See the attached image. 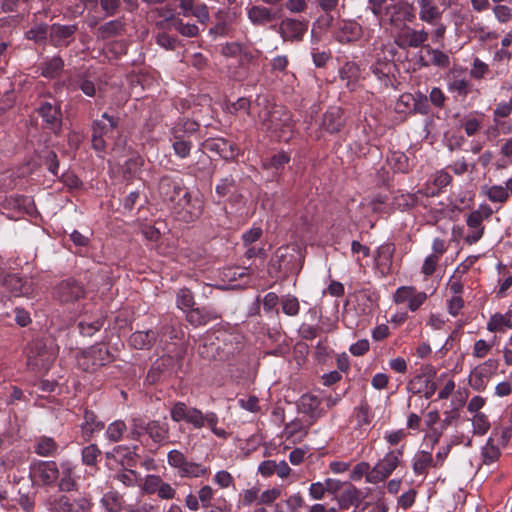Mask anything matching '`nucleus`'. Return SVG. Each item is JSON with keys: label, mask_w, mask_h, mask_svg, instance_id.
<instances>
[{"label": "nucleus", "mask_w": 512, "mask_h": 512, "mask_svg": "<svg viewBox=\"0 0 512 512\" xmlns=\"http://www.w3.org/2000/svg\"><path fill=\"white\" fill-rule=\"evenodd\" d=\"M170 417L174 422H185L192 425L195 429L208 427L211 432L220 439L226 440L230 433L225 429L218 427L219 417L214 411L203 413L196 407H189L182 401H177L170 409Z\"/></svg>", "instance_id": "nucleus-3"}, {"label": "nucleus", "mask_w": 512, "mask_h": 512, "mask_svg": "<svg viewBox=\"0 0 512 512\" xmlns=\"http://www.w3.org/2000/svg\"><path fill=\"white\" fill-rule=\"evenodd\" d=\"M236 187V181L232 175L221 178L215 187V193L219 198L228 197Z\"/></svg>", "instance_id": "nucleus-48"}, {"label": "nucleus", "mask_w": 512, "mask_h": 512, "mask_svg": "<svg viewBox=\"0 0 512 512\" xmlns=\"http://www.w3.org/2000/svg\"><path fill=\"white\" fill-rule=\"evenodd\" d=\"M11 42L9 40L0 41V77L6 73L7 66L10 60L9 48Z\"/></svg>", "instance_id": "nucleus-57"}, {"label": "nucleus", "mask_w": 512, "mask_h": 512, "mask_svg": "<svg viewBox=\"0 0 512 512\" xmlns=\"http://www.w3.org/2000/svg\"><path fill=\"white\" fill-rule=\"evenodd\" d=\"M73 89H80L86 96H96L97 88L95 82L86 74H78Z\"/></svg>", "instance_id": "nucleus-41"}, {"label": "nucleus", "mask_w": 512, "mask_h": 512, "mask_svg": "<svg viewBox=\"0 0 512 512\" xmlns=\"http://www.w3.org/2000/svg\"><path fill=\"white\" fill-rule=\"evenodd\" d=\"M247 15L254 25L263 26L279 19L280 10H274L260 5H253L247 9Z\"/></svg>", "instance_id": "nucleus-24"}, {"label": "nucleus", "mask_w": 512, "mask_h": 512, "mask_svg": "<svg viewBox=\"0 0 512 512\" xmlns=\"http://www.w3.org/2000/svg\"><path fill=\"white\" fill-rule=\"evenodd\" d=\"M395 245L393 243H384L376 251V265L382 274H387L392 265Z\"/></svg>", "instance_id": "nucleus-27"}, {"label": "nucleus", "mask_w": 512, "mask_h": 512, "mask_svg": "<svg viewBox=\"0 0 512 512\" xmlns=\"http://www.w3.org/2000/svg\"><path fill=\"white\" fill-rule=\"evenodd\" d=\"M36 111L41 117L46 129L52 131L55 135L61 133L63 116L61 105L56 99L40 101Z\"/></svg>", "instance_id": "nucleus-12"}, {"label": "nucleus", "mask_w": 512, "mask_h": 512, "mask_svg": "<svg viewBox=\"0 0 512 512\" xmlns=\"http://www.w3.org/2000/svg\"><path fill=\"white\" fill-rule=\"evenodd\" d=\"M158 333L153 330L136 331L130 335V345L139 350L150 349L156 342Z\"/></svg>", "instance_id": "nucleus-30"}, {"label": "nucleus", "mask_w": 512, "mask_h": 512, "mask_svg": "<svg viewBox=\"0 0 512 512\" xmlns=\"http://www.w3.org/2000/svg\"><path fill=\"white\" fill-rule=\"evenodd\" d=\"M487 197L492 202L504 203L509 198V193L506 188L501 185H493L487 192Z\"/></svg>", "instance_id": "nucleus-53"}, {"label": "nucleus", "mask_w": 512, "mask_h": 512, "mask_svg": "<svg viewBox=\"0 0 512 512\" xmlns=\"http://www.w3.org/2000/svg\"><path fill=\"white\" fill-rule=\"evenodd\" d=\"M137 450V445H133L132 447L126 445H117L114 446L110 451L105 452V458L107 460H113L119 463L124 470H129V468L137 466L139 460Z\"/></svg>", "instance_id": "nucleus-15"}, {"label": "nucleus", "mask_w": 512, "mask_h": 512, "mask_svg": "<svg viewBox=\"0 0 512 512\" xmlns=\"http://www.w3.org/2000/svg\"><path fill=\"white\" fill-rule=\"evenodd\" d=\"M46 507L49 512H89L93 503L85 495L72 497L68 493L58 492L47 497Z\"/></svg>", "instance_id": "nucleus-7"}, {"label": "nucleus", "mask_w": 512, "mask_h": 512, "mask_svg": "<svg viewBox=\"0 0 512 512\" xmlns=\"http://www.w3.org/2000/svg\"><path fill=\"white\" fill-rule=\"evenodd\" d=\"M428 54L432 55L431 63L440 68H447L450 65L449 56L439 49H434L429 45L425 47Z\"/></svg>", "instance_id": "nucleus-50"}, {"label": "nucleus", "mask_w": 512, "mask_h": 512, "mask_svg": "<svg viewBox=\"0 0 512 512\" xmlns=\"http://www.w3.org/2000/svg\"><path fill=\"white\" fill-rule=\"evenodd\" d=\"M512 328V320L503 317L501 313L497 312L490 316L487 323V330L490 332H504V329Z\"/></svg>", "instance_id": "nucleus-44"}, {"label": "nucleus", "mask_w": 512, "mask_h": 512, "mask_svg": "<svg viewBox=\"0 0 512 512\" xmlns=\"http://www.w3.org/2000/svg\"><path fill=\"white\" fill-rule=\"evenodd\" d=\"M170 142L174 154L180 159L190 156L193 141L200 138V124L186 117L178 118L170 129Z\"/></svg>", "instance_id": "nucleus-5"}, {"label": "nucleus", "mask_w": 512, "mask_h": 512, "mask_svg": "<svg viewBox=\"0 0 512 512\" xmlns=\"http://www.w3.org/2000/svg\"><path fill=\"white\" fill-rule=\"evenodd\" d=\"M49 36V26L44 23L34 25L25 32V38L37 44L44 43Z\"/></svg>", "instance_id": "nucleus-43"}, {"label": "nucleus", "mask_w": 512, "mask_h": 512, "mask_svg": "<svg viewBox=\"0 0 512 512\" xmlns=\"http://www.w3.org/2000/svg\"><path fill=\"white\" fill-rule=\"evenodd\" d=\"M64 65V60L60 56L48 58L39 66L41 76L47 79H55L62 73Z\"/></svg>", "instance_id": "nucleus-31"}, {"label": "nucleus", "mask_w": 512, "mask_h": 512, "mask_svg": "<svg viewBox=\"0 0 512 512\" xmlns=\"http://www.w3.org/2000/svg\"><path fill=\"white\" fill-rule=\"evenodd\" d=\"M407 389L413 394L423 393L426 399H430L437 390V384L431 379L417 375L408 383Z\"/></svg>", "instance_id": "nucleus-26"}, {"label": "nucleus", "mask_w": 512, "mask_h": 512, "mask_svg": "<svg viewBox=\"0 0 512 512\" xmlns=\"http://www.w3.org/2000/svg\"><path fill=\"white\" fill-rule=\"evenodd\" d=\"M499 361L488 359L473 369L470 374L469 384L475 391H483L486 388V379L497 372Z\"/></svg>", "instance_id": "nucleus-16"}, {"label": "nucleus", "mask_w": 512, "mask_h": 512, "mask_svg": "<svg viewBox=\"0 0 512 512\" xmlns=\"http://www.w3.org/2000/svg\"><path fill=\"white\" fill-rule=\"evenodd\" d=\"M355 417L359 427H363L371 423L373 415L366 400H362L359 406L355 409Z\"/></svg>", "instance_id": "nucleus-47"}, {"label": "nucleus", "mask_w": 512, "mask_h": 512, "mask_svg": "<svg viewBox=\"0 0 512 512\" xmlns=\"http://www.w3.org/2000/svg\"><path fill=\"white\" fill-rule=\"evenodd\" d=\"M125 30V24L120 19L110 20L97 29V38L106 40L121 35Z\"/></svg>", "instance_id": "nucleus-33"}, {"label": "nucleus", "mask_w": 512, "mask_h": 512, "mask_svg": "<svg viewBox=\"0 0 512 512\" xmlns=\"http://www.w3.org/2000/svg\"><path fill=\"white\" fill-rule=\"evenodd\" d=\"M472 424L474 434L484 435L490 429V423L484 413H475Z\"/></svg>", "instance_id": "nucleus-52"}, {"label": "nucleus", "mask_w": 512, "mask_h": 512, "mask_svg": "<svg viewBox=\"0 0 512 512\" xmlns=\"http://www.w3.org/2000/svg\"><path fill=\"white\" fill-rule=\"evenodd\" d=\"M102 452L97 444H89L81 451V461L85 466H96Z\"/></svg>", "instance_id": "nucleus-42"}, {"label": "nucleus", "mask_w": 512, "mask_h": 512, "mask_svg": "<svg viewBox=\"0 0 512 512\" xmlns=\"http://www.w3.org/2000/svg\"><path fill=\"white\" fill-rule=\"evenodd\" d=\"M156 43L167 50H174L177 46V38L163 30V32L157 34Z\"/></svg>", "instance_id": "nucleus-64"}, {"label": "nucleus", "mask_w": 512, "mask_h": 512, "mask_svg": "<svg viewBox=\"0 0 512 512\" xmlns=\"http://www.w3.org/2000/svg\"><path fill=\"white\" fill-rule=\"evenodd\" d=\"M255 100L251 101L246 97H241L237 101L231 103L228 106V111L232 114H236L238 112H244L246 115L251 117L256 121L257 119V111L259 108H254Z\"/></svg>", "instance_id": "nucleus-37"}, {"label": "nucleus", "mask_w": 512, "mask_h": 512, "mask_svg": "<svg viewBox=\"0 0 512 512\" xmlns=\"http://www.w3.org/2000/svg\"><path fill=\"white\" fill-rule=\"evenodd\" d=\"M340 76L342 79L355 81L360 77V68L354 62H346L340 69Z\"/></svg>", "instance_id": "nucleus-55"}, {"label": "nucleus", "mask_w": 512, "mask_h": 512, "mask_svg": "<svg viewBox=\"0 0 512 512\" xmlns=\"http://www.w3.org/2000/svg\"><path fill=\"white\" fill-rule=\"evenodd\" d=\"M501 456V451L497 445L494 444V440L490 437L485 446L481 449V457L483 465H490L495 463Z\"/></svg>", "instance_id": "nucleus-40"}, {"label": "nucleus", "mask_w": 512, "mask_h": 512, "mask_svg": "<svg viewBox=\"0 0 512 512\" xmlns=\"http://www.w3.org/2000/svg\"><path fill=\"white\" fill-rule=\"evenodd\" d=\"M167 463L180 478H201L210 472L209 467L188 459L182 451L177 449L168 452Z\"/></svg>", "instance_id": "nucleus-8"}, {"label": "nucleus", "mask_w": 512, "mask_h": 512, "mask_svg": "<svg viewBox=\"0 0 512 512\" xmlns=\"http://www.w3.org/2000/svg\"><path fill=\"white\" fill-rule=\"evenodd\" d=\"M177 307L181 310H190L195 304L194 294L188 288H182L176 296Z\"/></svg>", "instance_id": "nucleus-49"}, {"label": "nucleus", "mask_w": 512, "mask_h": 512, "mask_svg": "<svg viewBox=\"0 0 512 512\" xmlns=\"http://www.w3.org/2000/svg\"><path fill=\"white\" fill-rule=\"evenodd\" d=\"M289 161L290 155L285 151H280L265 161L264 168L279 171L284 169L285 165L288 164Z\"/></svg>", "instance_id": "nucleus-46"}, {"label": "nucleus", "mask_w": 512, "mask_h": 512, "mask_svg": "<svg viewBox=\"0 0 512 512\" xmlns=\"http://www.w3.org/2000/svg\"><path fill=\"white\" fill-rule=\"evenodd\" d=\"M103 325L104 324H102V322H100V320L90 321V322L78 321L77 328L79 330V333L82 336L91 337L96 332L100 331V329L103 327Z\"/></svg>", "instance_id": "nucleus-51"}, {"label": "nucleus", "mask_w": 512, "mask_h": 512, "mask_svg": "<svg viewBox=\"0 0 512 512\" xmlns=\"http://www.w3.org/2000/svg\"><path fill=\"white\" fill-rule=\"evenodd\" d=\"M119 126V118L104 112L101 119H96L92 123V148L99 153L106 151L107 143L105 136L112 133Z\"/></svg>", "instance_id": "nucleus-10"}, {"label": "nucleus", "mask_w": 512, "mask_h": 512, "mask_svg": "<svg viewBox=\"0 0 512 512\" xmlns=\"http://www.w3.org/2000/svg\"><path fill=\"white\" fill-rule=\"evenodd\" d=\"M303 263V255L298 245L279 247L270 260L269 271L277 278H287L297 274Z\"/></svg>", "instance_id": "nucleus-6"}, {"label": "nucleus", "mask_w": 512, "mask_h": 512, "mask_svg": "<svg viewBox=\"0 0 512 512\" xmlns=\"http://www.w3.org/2000/svg\"><path fill=\"white\" fill-rule=\"evenodd\" d=\"M60 477L55 461L34 460L30 464V478L35 485L53 487Z\"/></svg>", "instance_id": "nucleus-11"}, {"label": "nucleus", "mask_w": 512, "mask_h": 512, "mask_svg": "<svg viewBox=\"0 0 512 512\" xmlns=\"http://www.w3.org/2000/svg\"><path fill=\"white\" fill-rule=\"evenodd\" d=\"M429 38V34L425 29L416 30L408 25H404L395 35L394 43L402 50L410 48H424Z\"/></svg>", "instance_id": "nucleus-13"}, {"label": "nucleus", "mask_w": 512, "mask_h": 512, "mask_svg": "<svg viewBox=\"0 0 512 512\" xmlns=\"http://www.w3.org/2000/svg\"><path fill=\"white\" fill-rule=\"evenodd\" d=\"M127 425L123 420H115L110 423L105 430V437L110 442L116 443L123 439Z\"/></svg>", "instance_id": "nucleus-39"}, {"label": "nucleus", "mask_w": 512, "mask_h": 512, "mask_svg": "<svg viewBox=\"0 0 512 512\" xmlns=\"http://www.w3.org/2000/svg\"><path fill=\"white\" fill-rule=\"evenodd\" d=\"M365 495L357 487L349 484L347 489L341 492L338 497V503L340 508L349 509L351 506L358 507L364 500Z\"/></svg>", "instance_id": "nucleus-29"}, {"label": "nucleus", "mask_w": 512, "mask_h": 512, "mask_svg": "<svg viewBox=\"0 0 512 512\" xmlns=\"http://www.w3.org/2000/svg\"><path fill=\"white\" fill-rule=\"evenodd\" d=\"M82 419L83 421L80 424L81 438L83 442L88 443L96 433L101 432L105 428V423L95 411L88 407L83 409Z\"/></svg>", "instance_id": "nucleus-21"}, {"label": "nucleus", "mask_w": 512, "mask_h": 512, "mask_svg": "<svg viewBox=\"0 0 512 512\" xmlns=\"http://www.w3.org/2000/svg\"><path fill=\"white\" fill-rule=\"evenodd\" d=\"M100 504L106 512H121L124 509L125 500L118 491L111 490L103 494Z\"/></svg>", "instance_id": "nucleus-32"}, {"label": "nucleus", "mask_w": 512, "mask_h": 512, "mask_svg": "<svg viewBox=\"0 0 512 512\" xmlns=\"http://www.w3.org/2000/svg\"><path fill=\"white\" fill-rule=\"evenodd\" d=\"M156 27L160 30L174 29L182 36L188 38L196 37L200 32L198 25L189 22L184 23L182 19L176 17L174 14L166 16L164 19L157 21Z\"/></svg>", "instance_id": "nucleus-20"}, {"label": "nucleus", "mask_w": 512, "mask_h": 512, "mask_svg": "<svg viewBox=\"0 0 512 512\" xmlns=\"http://www.w3.org/2000/svg\"><path fill=\"white\" fill-rule=\"evenodd\" d=\"M388 162L393 170L401 173L409 171V160L403 152L395 151L388 157Z\"/></svg>", "instance_id": "nucleus-45"}, {"label": "nucleus", "mask_w": 512, "mask_h": 512, "mask_svg": "<svg viewBox=\"0 0 512 512\" xmlns=\"http://www.w3.org/2000/svg\"><path fill=\"white\" fill-rule=\"evenodd\" d=\"M2 287L14 297H31L35 291L31 278L16 273L7 274L2 280Z\"/></svg>", "instance_id": "nucleus-14"}, {"label": "nucleus", "mask_w": 512, "mask_h": 512, "mask_svg": "<svg viewBox=\"0 0 512 512\" xmlns=\"http://www.w3.org/2000/svg\"><path fill=\"white\" fill-rule=\"evenodd\" d=\"M398 460L393 454H385L366 476V481L377 484L387 479L398 467Z\"/></svg>", "instance_id": "nucleus-19"}, {"label": "nucleus", "mask_w": 512, "mask_h": 512, "mask_svg": "<svg viewBox=\"0 0 512 512\" xmlns=\"http://www.w3.org/2000/svg\"><path fill=\"white\" fill-rule=\"evenodd\" d=\"M190 16L195 17L201 25H205L210 19L209 9L205 3L198 2L190 12Z\"/></svg>", "instance_id": "nucleus-58"}, {"label": "nucleus", "mask_w": 512, "mask_h": 512, "mask_svg": "<svg viewBox=\"0 0 512 512\" xmlns=\"http://www.w3.org/2000/svg\"><path fill=\"white\" fill-rule=\"evenodd\" d=\"M203 146L206 150L218 154L224 160H235L240 153L237 144L222 137L207 139Z\"/></svg>", "instance_id": "nucleus-22"}, {"label": "nucleus", "mask_w": 512, "mask_h": 512, "mask_svg": "<svg viewBox=\"0 0 512 512\" xmlns=\"http://www.w3.org/2000/svg\"><path fill=\"white\" fill-rule=\"evenodd\" d=\"M128 438L157 449L170 442V426L166 421L133 418Z\"/></svg>", "instance_id": "nucleus-4"}, {"label": "nucleus", "mask_w": 512, "mask_h": 512, "mask_svg": "<svg viewBox=\"0 0 512 512\" xmlns=\"http://www.w3.org/2000/svg\"><path fill=\"white\" fill-rule=\"evenodd\" d=\"M113 360V355L104 344H95L81 353L78 366L85 372L93 373Z\"/></svg>", "instance_id": "nucleus-9"}, {"label": "nucleus", "mask_w": 512, "mask_h": 512, "mask_svg": "<svg viewBox=\"0 0 512 512\" xmlns=\"http://www.w3.org/2000/svg\"><path fill=\"white\" fill-rule=\"evenodd\" d=\"M471 88V83L465 79H454L449 82L448 89L450 92H456L459 96L466 97Z\"/></svg>", "instance_id": "nucleus-54"}, {"label": "nucleus", "mask_w": 512, "mask_h": 512, "mask_svg": "<svg viewBox=\"0 0 512 512\" xmlns=\"http://www.w3.org/2000/svg\"><path fill=\"white\" fill-rule=\"evenodd\" d=\"M419 6V19L431 25H436L441 20L442 11L434 0H417Z\"/></svg>", "instance_id": "nucleus-25"}, {"label": "nucleus", "mask_w": 512, "mask_h": 512, "mask_svg": "<svg viewBox=\"0 0 512 512\" xmlns=\"http://www.w3.org/2000/svg\"><path fill=\"white\" fill-rule=\"evenodd\" d=\"M58 448L59 445L52 437L41 436L35 441L34 452L42 457H53L57 455Z\"/></svg>", "instance_id": "nucleus-36"}, {"label": "nucleus", "mask_w": 512, "mask_h": 512, "mask_svg": "<svg viewBox=\"0 0 512 512\" xmlns=\"http://www.w3.org/2000/svg\"><path fill=\"white\" fill-rule=\"evenodd\" d=\"M77 31V24L63 25L54 23L49 27L50 43L56 48L68 47L75 40Z\"/></svg>", "instance_id": "nucleus-18"}, {"label": "nucleus", "mask_w": 512, "mask_h": 512, "mask_svg": "<svg viewBox=\"0 0 512 512\" xmlns=\"http://www.w3.org/2000/svg\"><path fill=\"white\" fill-rule=\"evenodd\" d=\"M263 235V230L261 227L253 226L249 230L245 231L242 236V242L244 247H248L257 242Z\"/></svg>", "instance_id": "nucleus-59"}, {"label": "nucleus", "mask_w": 512, "mask_h": 512, "mask_svg": "<svg viewBox=\"0 0 512 512\" xmlns=\"http://www.w3.org/2000/svg\"><path fill=\"white\" fill-rule=\"evenodd\" d=\"M84 295L83 285L75 279L63 280L54 288V297L62 303L75 302Z\"/></svg>", "instance_id": "nucleus-17"}, {"label": "nucleus", "mask_w": 512, "mask_h": 512, "mask_svg": "<svg viewBox=\"0 0 512 512\" xmlns=\"http://www.w3.org/2000/svg\"><path fill=\"white\" fill-rule=\"evenodd\" d=\"M213 481L220 488L225 489L234 485V478L230 472L226 470H220L214 475Z\"/></svg>", "instance_id": "nucleus-63"}, {"label": "nucleus", "mask_w": 512, "mask_h": 512, "mask_svg": "<svg viewBox=\"0 0 512 512\" xmlns=\"http://www.w3.org/2000/svg\"><path fill=\"white\" fill-rule=\"evenodd\" d=\"M158 193L183 220L188 222L200 216L201 205L192 202L191 193L184 186L183 179L170 175L162 176L158 183Z\"/></svg>", "instance_id": "nucleus-1"}, {"label": "nucleus", "mask_w": 512, "mask_h": 512, "mask_svg": "<svg viewBox=\"0 0 512 512\" xmlns=\"http://www.w3.org/2000/svg\"><path fill=\"white\" fill-rule=\"evenodd\" d=\"M254 108L257 111L256 121L262 129L282 137V133L292 130L293 120L290 111L282 105L273 103L267 94H258Z\"/></svg>", "instance_id": "nucleus-2"}, {"label": "nucleus", "mask_w": 512, "mask_h": 512, "mask_svg": "<svg viewBox=\"0 0 512 512\" xmlns=\"http://www.w3.org/2000/svg\"><path fill=\"white\" fill-rule=\"evenodd\" d=\"M280 30L287 39H299L307 30V26L298 20L285 19L280 25Z\"/></svg>", "instance_id": "nucleus-35"}, {"label": "nucleus", "mask_w": 512, "mask_h": 512, "mask_svg": "<svg viewBox=\"0 0 512 512\" xmlns=\"http://www.w3.org/2000/svg\"><path fill=\"white\" fill-rule=\"evenodd\" d=\"M60 477L56 482L59 492L70 493L79 488L76 466L70 461H62L59 466Z\"/></svg>", "instance_id": "nucleus-23"}, {"label": "nucleus", "mask_w": 512, "mask_h": 512, "mask_svg": "<svg viewBox=\"0 0 512 512\" xmlns=\"http://www.w3.org/2000/svg\"><path fill=\"white\" fill-rule=\"evenodd\" d=\"M436 467L437 464L434 462L430 452L418 451L412 460L413 472L416 475H425L428 473L429 467Z\"/></svg>", "instance_id": "nucleus-34"}, {"label": "nucleus", "mask_w": 512, "mask_h": 512, "mask_svg": "<svg viewBox=\"0 0 512 512\" xmlns=\"http://www.w3.org/2000/svg\"><path fill=\"white\" fill-rule=\"evenodd\" d=\"M344 124L342 109L339 107L329 108L322 117V127L329 133L338 132Z\"/></svg>", "instance_id": "nucleus-28"}, {"label": "nucleus", "mask_w": 512, "mask_h": 512, "mask_svg": "<svg viewBox=\"0 0 512 512\" xmlns=\"http://www.w3.org/2000/svg\"><path fill=\"white\" fill-rule=\"evenodd\" d=\"M43 162L51 174L58 176L59 160L55 151L48 150L43 156Z\"/></svg>", "instance_id": "nucleus-60"}, {"label": "nucleus", "mask_w": 512, "mask_h": 512, "mask_svg": "<svg viewBox=\"0 0 512 512\" xmlns=\"http://www.w3.org/2000/svg\"><path fill=\"white\" fill-rule=\"evenodd\" d=\"M100 320L102 324L105 322V316L103 312L98 309L95 305H92L90 309H86L80 314L78 321H96Z\"/></svg>", "instance_id": "nucleus-56"}, {"label": "nucleus", "mask_w": 512, "mask_h": 512, "mask_svg": "<svg viewBox=\"0 0 512 512\" xmlns=\"http://www.w3.org/2000/svg\"><path fill=\"white\" fill-rule=\"evenodd\" d=\"M215 495V490L210 485L202 486L198 491V499L202 508L208 509L211 506V500Z\"/></svg>", "instance_id": "nucleus-62"}, {"label": "nucleus", "mask_w": 512, "mask_h": 512, "mask_svg": "<svg viewBox=\"0 0 512 512\" xmlns=\"http://www.w3.org/2000/svg\"><path fill=\"white\" fill-rule=\"evenodd\" d=\"M282 311L286 315L295 316L299 312V302L296 297L286 296L281 301Z\"/></svg>", "instance_id": "nucleus-61"}, {"label": "nucleus", "mask_w": 512, "mask_h": 512, "mask_svg": "<svg viewBox=\"0 0 512 512\" xmlns=\"http://www.w3.org/2000/svg\"><path fill=\"white\" fill-rule=\"evenodd\" d=\"M35 349L38 350L37 356H28V365L35 371L41 373L42 371H48L52 362L51 356H45L40 350L42 347L40 344H35Z\"/></svg>", "instance_id": "nucleus-38"}]
</instances>
